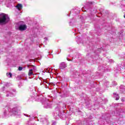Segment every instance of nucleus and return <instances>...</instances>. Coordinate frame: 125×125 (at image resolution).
<instances>
[{"mask_svg":"<svg viewBox=\"0 0 125 125\" xmlns=\"http://www.w3.org/2000/svg\"><path fill=\"white\" fill-rule=\"evenodd\" d=\"M19 29L20 31H25V30L27 29V26L25 24L21 25L19 26Z\"/></svg>","mask_w":125,"mask_h":125,"instance_id":"2","label":"nucleus"},{"mask_svg":"<svg viewBox=\"0 0 125 125\" xmlns=\"http://www.w3.org/2000/svg\"><path fill=\"white\" fill-rule=\"evenodd\" d=\"M32 67H34V65H32Z\"/></svg>","mask_w":125,"mask_h":125,"instance_id":"10","label":"nucleus"},{"mask_svg":"<svg viewBox=\"0 0 125 125\" xmlns=\"http://www.w3.org/2000/svg\"><path fill=\"white\" fill-rule=\"evenodd\" d=\"M6 75H7V76H8V73H6Z\"/></svg>","mask_w":125,"mask_h":125,"instance_id":"9","label":"nucleus"},{"mask_svg":"<svg viewBox=\"0 0 125 125\" xmlns=\"http://www.w3.org/2000/svg\"><path fill=\"white\" fill-rule=\"evenodd\" d=\"M121 101H122V102H125V99H121Z\"/></svg>","mask_w":125,"mask_h":125,"instance_id":"8","label":"nucleus"},{"mask_svg":"<svg viewBox=\"0 0 125 125\" xmlns=\"http://www.w3.org/2000/svg\"><path fill=\"white\" fill-rule=\"evenodd\" d=\"M90 3H91V4H92V2H90Z\"/></svg>","mask_w":125,"mask_h":125,"instance_id":"11","label":"nucleus"},{"mask_svg":"<svg viewBox=\"0 0 125 125\" xmlns=\"http://www.w3.org/2000/svg\"><path fill=\"white\" fill-rule=\"evenodd\" d=\"M31 75H33V69L29 70L28 72V76H31Z\"/></svg>","mask_w":125,"mask_h":125,"instance_id":"4","label":"nucleus"},{"mask_svg":"<svg viewBox=\"0 0 125 125\" xmlns=\"http://www.w3.org/2000/svg\"><path fill=\"white\" fill-rule=\"evenodd\" d=\"M10 19L7 17V15L2 13L0 14V24H6Z\"/></svg>","mask_w":125,"mask_h":125,"instance_id":"1","label":"nucleus"},{"mask_svg":"<svg viewBox=\"0 0 125 125\" xmlns=\"http://www.w3.org/2000/svg\"><path fill=\"white\" fill-rule=\"evenodd\" d=\"M18 70H19V71H22V70H23V67H22L21 66H19L18 68Z\"/></svg>","mask_w":125,"mask_h":125,"instance_id":"5","label":"nucleus"},{"mask_svg":"<svg viewBox=\"0 0 125 125\" xmlns=\"http://www.w3.org/2000/svg\"><path fill=\"white\" fill-rule=\"evenodd\" d=\"M8 75H9L10 78H12V74L11 73H9Z\"/></svg>","mask_w":125,"mask_h":125,"instance_id":"6","label":"nucleus"},{"mask_svg":"<svg viewBox=\"0 0 125 125\" xmlns=\"http://www.w3.org/2000/svg\"><path fill=\"white\" fill-rule=\"evenodd\" d=\"M16 7L18 8V9H19V10H21V9H22V4H18L17 6Z\"/></svg>","mask_w":125,"mask_h":125,"instance_id":"3","label":"nucleus"},{"mask_svg":"<svg viewBox=\"0 0 125 125\" xmlns=\"http://www.w3.org/2000/svg\"><path fill=\"white\" fill-rule=\"evenodd\" d=\"M120 99V97H118L116 98V100H119Z\"/></svg>","mask_w":125,"mask_h":125,"instance_id":"7","label":"nucleus"}]
</instances>
